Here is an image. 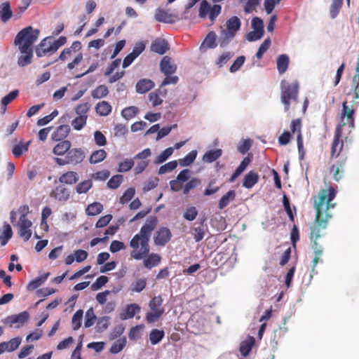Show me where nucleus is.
<instances>
[{
  "label": "nucleus",
  "instance_id": "nucleus-41",
  "mask_svg": "<svg viewBox=\"0 0 359 359\" xmlns=\"http://www.w3.org/2000/svg\"><path fill=\"white\" fill-rule=\"evenodd\" d=\"M109 93L108 88L105 85H100L91 92V96L94 99H101Z\"/></svg>",
  "mask_w": 359,
  "mask_h": 359
},
{
  "label": "nucleus",
  "instance_id": "nucleus-18",
  "mask_svg": "<svg viewBox=\"0 0 359 359\" xmlns=\"http://www.w3.org/2000/svg\"><path fill=\"white\" fill-rule=\"evenodd\" d=\"M168 49V42L163 39L158 38L151 44V50L159 55H163Z\"/></svg>",
  "mask_w": 359,
  "mask_h": 359
},
{
  "label": "nucleus",
  "instance_id": "nucleus-39",
  "mask_svg": "<svg viewBox=\"0 0 359 359\" xmlns=\"http://www.w3.org/2000/svg\"><path fill=\"white\" fill-rule=\"evenodd\" d=\"M127 340L125 337L116 340L111 346L109 351L113 354L121 352L126 346Z\"/></svg>",
  "mask_w": 359,
  "mask_h": 359
},
{
  "label": "nucleus",
  "instance_id": "nucleus-25",
  "mask_svg": "<svg viewBox=\"0 0 359 359\" xmlns=\"http://www.w3.org/2000/svg\"><path fill=\"white\" fill-rule=\"evenodd\" d=\"M167 93V90L165 89L162 90L161 88L155 92H152L149 95V99L152 103L153 107H156L160 105L163 102V100L161 98L160 95L162 97H165Z\"/></svg>",
  "mask_w": 359,
  "mask_h": 359
},
{
  "label": "nucleus",
  "instance_id": "nucleus-15",
  "mask_svg": "<svg viewBox=\"0 0 359 359\" xmlns=\"http://www.w3.org/2000/svg\"><path fill=\"white\" fill-rule=\"evenodd\" d=\"M32 223L29 219H19V235L25 241H28L32 236L30 227Z\"/></svg>",
  "mask_w": 359,
  "mask_h": 359
},
{
  "label": "nucleus",
  "instance_id": "nucleus-51",
  "mask_svg": "<svg viewBox=\"0 0 359 359\" xmlns=\"http://www.w3.org/2000/svg\"><path fill=\"white\" fill-rule=\"evenodd\" d=\"M271 39L270 38L266 39L260 45L257 53L256 57L257 59H262L264 54L268 50L271 46Z\"/></svg>",
  "mask_w": 359,
  "mask_h": 359
},
{
  "label": "nucleus",
  "instance_id": "nucleus-50",
  "mask_svg": "<svg viewBox=\"0 0 359 359\" xmlns=\"http://www.w3.org/2000/svg\"><path fill=\"white\" fill-rule=\"evenodd\" d=\"M83 312L82 310L79 309L75 312L73 315L72 323V327L74 330H78L81 325V320L83 318Z\"/></svg>",
  "mask_w": 359,
  "mask_h": 359
},
{
  "label": "nucleus",
  "instance_id": "nucleus-48",
  "mask_svg": "<svg viewBox=\"0 0 359 359\" xmlns=\"http://www.w3.org/2000/svg\"><path fill=\"white\" fill-rule=\"evenodd\" d=\"M87 116H78L72 121V126L76 130H81L86 124Z\"/></svg>",
  "mask_w": 359,
  "mask_h": 359
},
{
  "label": "nucleus",
  "instance_id": "nucleus-13",
  "mask_svg": "<svg viewBox=\"0 0 359 359\" xmlns=\"http://www.w3.org/2000/svg\"><path fill=\"white\" fill-rule=\"evenodd\" d=\"M160 69L165 76L172 75L177 70V65L169 56H164L160 62Z\"/></svg>",
  "mask_w": 359,
  "mask_h": 359
},
{
  "label": "nucleus",
  "instance_id": "nucleus-54",
  "mask_svg": "<svg viewBox=\"0 0 359 359\" xmlns=\"http://www.w3.org/2000/svg\"><path fill=\"white\" fill-rule=\"evenodd\" d=\"M143 325L133 327L129 332L128 337L130 340H137L141 337V330L143 329Z\"/></svg>",
  "mask_w": 359,
  "mask_h": 359
},
{
  "label": "nucleus",
  "instance_id": "nucleus-2",
  "mask_svg": "<svg viewBox=\"0 0 359 359\" xmlns=\"http://www.w3.org/2000/svg\"><path fill=\"white\" fill-rule=\"evenodd\" d=\"M336 194V190L332 187H330L328 189H322L318 195L314 196L313 205L316 210V218L311 227L310 236L312 242L311 247L315 252V257L313 259V271L323 251V247L319 245L317 241L321 237V230L327 228L328 221L332 217L329 210L336 205V203L332 202Z\"/></svg>",
  "mask_w": 359,
  "mask_h": 359
},
{
  "label": "nucleus",
  "instance_id": "nucleus-33",
  "mask_svg": "<svg viewBox=\"0 0 359 359\" xmlns=\"http://www.w3.org/2000/svg\"><path fill=\"white\" fill-rule=\"evenodd\" d=\"M277 69L280 74H284L289 65V57L287 55H280L277 59Z\"/></svg>",
  "mask_w": 359,
  "mask_h": 359
},
{
  "label": "nucleus",
  "instance_id": "nucleus-17",
  "mask_svg": "<svg viewBox=\"0 0 359 359\" xmlns=\"http://www.w3.org/2000/svg\"><path fill=\"white\" fill-rule=\"evenodd\" d=\"M217 40V34L215 32H210L207 36H205L203 42L201 43L200 46V50L201 52H205L207 48H215L217 47V43L216 42Z\"/></svg>",
  "mask_w": 359,
  "mask_h": 359
},
{
  "label": "nucleus",
  "instance_id": "nucleus-47",
  "mask_svg": "<svg viewBox=\"0 0 359 359\" xmlns=\"http://www.w3.org/2000/svg\"><path fill=\"white\" fill-rule=\"evenodd\" d=\"M173 153V148L168 147L163 151L155 159L154 163L161 164L165 162Z\"/></svg>",
  "mask_w": 359,
  "mask_h": 359
},
{
  "label": "nucleus",
  "instance_id": "nucleus-40",
  "mask_svg": "<svg viewBox=\"0 0 359 359\" xmlns=\"http://www.w3.org/2000/svg\"><path fill=\"white\" fill-rule=\"evenodd\" d=\"M165 333L163 330L158 329L152 330L149 334V340L151 344L153 345L158 344L163 339Z\"/></svg>",
  "mask_w": 359,
  "mask_h": 359
},
{
  "label": "nucleus",
  "instance_id": "nucleus-55",
  "mask_svg": "<svg viewBox=\"0 0 359 359\" xmlns=\"http://www.w3.org/2000/svg\"><path fill=\"white\" fill-rule=\"evenodd\" d=\"M163 313L164 311H152L151 312H148L146 314V320L149 323H153L157 321L161 318Z\"/></svg>",
  "mask_w": 359,
  "mask_h": 359
},
{
  "label": "nucleus",
  "instance_id": "nucleus-12",
  "mask_svg": "<svg viewBox=\"0 0 359 359\" xmlns=\"http://www.w3.org/2000/svg\"><path fill=\"white\" fill-rule=\"evenodd\" d=\"M155 19L161 22L173 23L181 19V18L177 13H168L163 9L158 8L156 11Z\"/></svg>",
  "mask_w": 359,
  "mask_h": 359
},
{
  "label": "nucleus",
  "instance_id": "nucleus-42",
  "mask_svg": "<svg viewBox=\"0 0 359 359\" xmlns=\"http://www.w3.org/2000/svg\"><path fill=\"white\" fill-rule=\"evenodd\" d=\"M19 94V91L18 90H14L10 92L8 95L4 96L1 99V109H3V113L6 110V106L11 102L13 100H15Z\"/></svg>",
  "mask_w": 359,
  "mask_h": 359
},
{
  "label": "nucleus",
  "instance_id": "nucleus-3",
  "mask_svg": "<svg viewBox=\"0 0 359 359\" xmlns=\"http://www.w3.org/2000/svg\"><path fill=\"white\" fill-rule=\"evenodd\" d=\"M158 224L156 216H149L145 224L141 227L138 233L135 234L130 241L132 248L130 256L136 260L147 257L150 252L149 241L152 231Z\"/></svg>",
  "mask_w": 359,
  "mask_h": 359
},
{
  "label": "nucleus",
  "instance_id": "nucleus-59",
  "mask_svg": "<svg viewBox=\"0 0 359 359\" xmlns=\"http://www.w3.org/2000/svg\"><path fill=\"white\" fill-rule=\"evenodd\" d=\"M192 235L196 242L203 240L205 236V230L203 226L194 227L192 230Z\"/></svg>",
  "mask_w": 359,
  "mask_h": 359
},
{
  "label": "nucleus",
  "instance_id": "nucleus-52",
  "mask_svg": "<svg viewBox=\"0 0 359 359\" xmlns=\"http://www.w3.org/2000/svg\"><path fill=\"white\" fill-rule=\"evenodd\" d=\"M139 109L137 107L131 106L125 108L122 112L121 115L123 117H124L126 119L129 120L133 118L136 116V114L138 113Z\"/></svg>",
  "mask_w": 359,
  "mask_h": 359
},
{
  "label": "nucleus",
  "instance_id": "nucleus-45",
  "mask_svg": "<svg viewBox=\"0 0 359 359\" xmlns=\"http://www.w3.org/2000/svg\"><path fill=\"white\" fill-rule=\"evenodd\" d=\"M163 304V299L161 296H156L153 297L149 303V306L151 311H164L163 308H161V305Z\"/></svg>",
  "mask_w": 359,
  "mask_h": 359
},
{
  "label": "nucleus",
  "instance_id": "nucleus-4",
  "mask_svg": "<svg viewBox=\"0 0 359 359\" xmlns=\"http://www.w3.org/2000/svg\"><path fill=\"white\" fill-rule=\"evenodd\" d=\"M299 83L295 81L289 83L285 80L280 82V100L284 105L285 111H288L290 109V105L293 102L298 103L299 95Z\"/></svg>",
  "mask_w": 359,
  "mask_h": 359
},
{
  "label": "nucleus",
  "instance_id": "nucleus-20",
  "mask_svg": "<svg viewBox=\"0 0 359 359\" xmlns=\"http://www.w3.org/2000/svg\"><path fill=\"white\" fill-rule=\"evenodd\" d=\"M81 48L82 44L79 41H74L69 48H66L61 52L59 59L65 61L72 55V52H79Z\"/></svg>",
  "mask_w": 359,
  "mask_h": 359
},
{
  "label": "nucleus",
  "instance_id": "nucleus-8",
  "mask_svg": "<svg viewBox=\"0 0 359 359\" xmlns=\"http://www.w3.org/2000/svg\"><path fill=\"white\" fill-rule=\"evenodd\" d=\"M55 52L51 37L43 39L36 48V54L39 57L46 55H53Z\"/></svg>",
  "mask_w": 359,
  "mask_h": 359
},
{
  "label": "nucleus",
  "instance_id": "nucleus-62",
  "mask_svg": "<svg viewBox=\"0 0 359 359\" xmlns=\"http://www.w3.org/2000/svg\"><path fill=\"white\" fill-rule=\"evenodd\" d=\"M134 165V162L132 159H126L121 162L118 165V171L124 172L130 170Z\"/></svg>",
  "mask_w": 359,
  "mask_h": 359
},
{
  "label": "nucleus",
  "instance_id": "nucleus-22",
  "mask_svg": "<svg viewBox=\"0 0 359 359\" xmlns=\"http://www.w3.org/2000/svg\"><path fill=\"white\" fill-rule=\"evenodd\" d=\"M13 231L9 224L5 222L2 229L0 230V243L2 246L7 244L12 238Z\"/></svg>",
  "mask_w": 359,
  "mask_h": 359
},
{
  "label": "nucleus",
  "instance_id": "nucleus-58",
  "mask_svg": "<svg viewBox=\"0 0 359 359\" xmlns=\"http://www.w3.org/2000/svg\"><path fill=\"white\" fill-rule=\"evenodd\" d=\"M197 215L198 211L196 208L194 206H191L186 209L183 217L188 221H193L196 218Z\"/></svg>",
  "mask_w": 359,
  "mask_h": 359
},
{
  "label": "nucleus",
  "instance_id": "nucleus-7",
  "mask_svg": "<svg viewBox=\"0 0 359 359\" xmlns=\"http://www.w3.org/2000/svg\"><path fill=\"white\" fill-rule=\"evenodd\" d=\"M221 10L220 5L214 4L212 6L208 1H201L198 15L201 18L208 17L212 22H214L220 14Z\"/></svg>",
  "mask_w": 359,
  "mask_h": 359
},
{
  "label": "nucleus",
  "instance_id": "nucleus-32",
  "mask_svg": "<svg viewBox=\"0 0 359 359\" xmlns=\"http://www.w3.org/2000/svg\"><path fill=\"white\" fill-rule=\"evenodd\" d=\"M50 273H46L42 276L36 278L29 282V283L27 286V289L29 291L34 290L35 289L40 287L48 278Z\"/></svg>",
  "mask_w": 359,
  "mask_h": 359
},
{
  "label": "nucleus",
  "instance_id": "nucleus-56",
  "mask_svg": "<svg viewBox=\"0 0 359 359\" xmlns=\"http://www.w3.org/2000/svg\"><path fill=\"white\" fill-rule=\"evenodd\" d=\"M123 181V176L121 175H114L107 182L109 188L112 189H117Z\"/></svg>",
  "mask_w": 359,
  "mask_h": 359
},
{
  "label": "nucleus",
  "instance_id": "nucleus-46",
  "mask_svg": "<svg viewBox=\"0 0 359 359\" xmlns=\"http://www.w3.org/2000/svg\"><path fill=\"white\" fill-rule=\"evenodd\" d=\"M147 286L146 278H139L130 285V290L135 292H141Z\"/></svg>",
  "mask_w": 359,
  "mask_h": 359
},
{
  "label": "nucleus",
  "instance_id": "nucleus-53",
  "mask_svg": "<svg viewBox=\"0 0 359 359\" xmlns=\"http://www.w3.org/2000/svg\"><path fill=\"white\" fill-rule=\"evenodd\" d=\"M177 165V161H170L163 165H161L158 170V174L163 175L168 172L172 171L174 169L176 168Z\"/></svg>",
  "mask_w": 359,
  "mask_h": 359
},
{
  "label": "nucleus",
  "instance_id": "nucleus-43",
  "mask_svg": "<svg viewBox=\"0 0 359 359\" xmlns=\"http://www.w3.org/2000/svg\"><path fill=\"white\" fill-rule=\"evenodd\" d=\"M197 151H191L183 158L180 159V165L181 166H189L195 161Z\"/></svg>",
  "mask_w": 359,
  "mask_h": 359
},
{
  "label": "nucleus",
  "instance_id": "nucleus-36",
  "mask_svg": "<svg viewBox=\"0 0 359 359\" xmlns=\"http://www.w3.org/2000/svg\"><path fill=\"white\" fill-rule=\"evenodd\" d=\"M93 187V181L90 179L83 180L76 184V192L79 194H86Z\"/></svg>",
  "mask_w": 359,
  "mask_h": 359
},
{
  "label": "nucleus",
  "instance_id": "nucleus-6",
  "mask_svg": "<svg viewBox=\"0 0 359 359\" xmlns=\"http://www.w3.org/2000/svg\"><path fill=\"white\" fill-rule=\"evenodd\" d=\"M226 26V29H222L219 39V43L221 47L226 46L234 38L236 32L241 28V22L238 17L233 16L227 20Z\"/></svg>",
  "mask_w": 359,
  "mask_h": 359
},
{
  "label": "nucleus",
  "instance_id": "nucleus-63",
  "mask_svg": "<svg viewBox=\"0 0 359 359\" xmlns=\"http://www.w3.org/2000/svg\"><path fill=\"white\" fill-rule=\"evenodd\" d=\"M201 183V181L197 178H193L189 180L184 187L183 193L184 194H187L189 192L198 186Z\"/></svg>",
  "mask_w": 359,
  "mask_h": 359
},
{
  "label": "nucleus",
  "instance_id": "nucleus-57",
  "mask_svg": "<svg viewBox=\"0 0 359 359\" xmlns=\"http://www.w3.org/2000/svg\"><path fill=\"white\" fill-rule=\"evenodd\" d=\"M135 190L133 187L128 188L120 198V203L122 204L129 202L135 196Z\"/></svg>",
  "mask_w": 359,
  "mask_h": 359
},
{
  "label": "nucleus",
  "instance_id": "nucleus-27",
  "mask_svg": "<svg viewBox=\"0 0 359 359\" xmlns=\"http://www.w3.org/2000/svg\"><path fill=\"white\" fill-rule=\"evenodd\" d=\"M259 180V175L254 171H250L243 178V186L247 189L252 188Z\"/></svg>",
  "mask_w": 359,
  "mask_h": 359
},
{
  "label": "nucleus",
  "instance_id": "nucleus-34",
  "mask_svg": "<svg viewBox=\"0 0 359 359\" xmlns=\"http://www.w3.org/2000/svg\"><path fill=\"white\" fill-rule=\"evenodd\" d=\"M222 154L220 149H212L205 153L203 161L207 163H212L218 159Z\"/></svg>",
  "mask_w": 359,
  "mask_h": 359
},
{
  "label": "nucleus",
  "instance_id": "nucleus-29",
  "mask_svg": "<svg viewBox=\"0 0 359 359\" xmlns=\"http://www.w3.org/2000/svg\"><path fill=\"white\" fill-rule=\"evenodd\" d=\"M250 158L249 156H246L241 161L238 167L236 169L235 172L231 176L229 179L230 182H233L236 180V179L246 169L248 165L250 163Z\"/></svg>",
  "mask_w": 359,
  "mask_h": 359
},
{
  "label": "nucleus",
  "instance_id": "nucleus-31",
  "mask_svg": "<svg viewBox=\"0 0 359 359\" xmlns=\"http://www.w3.org/2000/svg\"><path fill=\"white\" fill-rule=\"evenodd\" d=\"M112 107L107 101L98 102L95 107L96 113L100 116H105L109 115L111 111Z\"/></svg>",
  "mask_w": 359,
  "mask_h": 359
},
{
  "label": "nucleus",
  "instance_id": "nucleus-23",
  "mask_svg": "<svg viewBox=\"0 0 359 359\" xmlns=\"http://www.w3.org/2000/svg\"><path fill=\"white\" fill-rule=\"evenodd\" d=\"M53 149L54 154L57 156H62L70 150L72 143L69 140L59 141Z\"/></svg>",
  "mask_w": 359,
  "mask_h": 359
},
{
  "label": "nucleus",
  "instance_id": "nucleus-14",
  "mask_svg": "<svg viewBox=\"0 0 359 359\" xmlns=\"http://www.w3.org/2000/svg\"><path fill=\"white\" fill-rule=\"evenodd\" d=\"M67 157L69 164L77 165L84 160L85 154L81 149L74 148L67 152Z\"/></svg>",
  "mask_w": 359,
  "mask_h": 359
},
{
  "label": "nucleus",
  "instance_id": "nucleus-61",
  "mask_svg": "<svg viewBox=\"0 0 359 359\" xmlns=\"http://www.w3.org/2000/svg\"><path fill=\"white\" fill-rule=\"evenodd\" d=\"M108 280H109L108 278L105 276H101L98 277L96 279L95 282H94L92 284V285H91L92 290H97L100 289L108 282Z\"/></svg>",
  "mask_w": 359,
  "mask_h": 359
},
{
  "label": "nucleus",
  "instance_id": "nucleus-21",
  "mask_svg": "<svg viewBox=\"0 0 359 359\" xmlns=\"http://www.w3.org/2000/svg\"><path fill=\"white\" fill-rule=\"evenodd\" d=\"M143 259L144 266L148 269L157 266L161 262V257L156 253H149L148 255Z\"/></svg>",
  "mask_w": 359,
  "mask_h": 359
},
{
  "label": "nucleus",
  "instance_id": "nucleus-44",
  "mask_svg": "<svg viewBox=\"0 0 359 359\" xmlns=\"http://www.w3.org/2000/svg\"><path fill=\"white\" fill-rule=\"evenodd\" d=\"M29 142L24 143L20 142L18 144H16L13 147L12 152L13 155L18 158L20 157L24 151H27L28 150Z\"/></svg>",
  "mask_w": 359,
  "mask_h": 359
},
{
  "label": "nucleus",
  "instance_id": "nucleus-64",
  "mask_svg": "<svg viewBox=\"0 0 359 359\" xmlns=\"http://www.w3.org/2000/svg\"><path fill=\"white\" fill-rule=\"evenodd\" d=\"M252 146V142L250 140L247 139L241 142L238 146V151L242 154H245L248 152Z\"/></svg>",
  "mask_w": 359,
  "mask_h": 359
},
{
  "label": "nucleus",
  "instance_id": "nucleus-60",
  "mask_svg": "<svg viewBox=\"0 0 359 359\" xmlns=\"http://www.w3.org/2000/svg\"><path fill=\"white\" fill-rule=\"evenodd\" d=\"M96 316H95L92 309H88L86 313L84 326L86 327H91L95 322Z\"/></svg>",
  "mask_w": 359,
  "mask_h": 359
},
{
  "label": "nucleus",
  "instance_id": "nucleus-9",
  "mask_svg": "<svg viewBox=\"0 0 359 359\" xmlns=\"http://www.w3.org/2000/svg\"><path fill=\"white\" fill-rule=\"evenodd\" d=\"M172 233L167 227L159 228L154 234V243L157 246H165L171 239Z\"/></svg>",
  "mask_w": 359,
  "mask_h": 359
},
{
  "label": "nucleus",
  "instance_id": "nucleus-30",
  "mask_svg": "<svg viewBox=\"0 0 359 359\" xmlns=\"http://www.w3.org/2000/svg\"><path fill=\"white\" fill-rule=\"evenodd\" d=\"M12 11L8 1L4 2L0 6V19L2 22H7L12 16Z\"/></svg>",
  "mask_w": 359,
  "mask_h": 359
},
{
  "label": "nucleus",
  "instance_id": "nucleus-11",
  "mask_svg": "<svg viewBox=\"0 0 359 359\" xmlns=\"http://www.w3.org/2000/svg\"><path fill=\"white\" fill-rule=\"evenodd\" d=\"M29 318V313L25 311L18 314L8 316L4 320V323L9 325L11 327L17 324L16 327L19 328L26 323Z\"/></svg>",
  "mask_w": 359,
  "mask_h": 359
},
{
  "label": "nucleus",
  "instance_id": "nucleus-16",
  "mask_svg": "<svg viewBox=\"0 0 359 359\" xmlns=\"http://www.w3.org/2000/svg\"><path fill=\"white\" fill-rule=\"evenodd\" d=\"M70 133V127L68 125H61L58 126L51 135L53 141H63Z\"/></svg>",
  "mask_w": 359,
  "mask_h": 359
},
{
  "label": "nucleus",
  "instance_id": "nucleus-1",
  "mask_svg": "<svg viewBox=\"0 0 359 359\" xmlns=\"http://www.w3.org/2000/svg\"><path fill=\"white\" fill-rule=\"evenodd\" d=\"M357 105L358 102L355 103L354 101L350 106L348 105L347 101L343 102L340 121L334 131L331 144L330 156L332 159H336V161L330 168V173L336 181L340 180L344 175L347 160V156L343 153L344 139L347 140V135L351 133L355 126L353 115Z\"/></svg>",
  "mask_w": 359,
  "mask_h": 359
},
{
  "label": "nucleus",
  "instance_id": "nucleus-24",
  "mask_svg": "<svg viewBox=\"0 0 359 359\" xmlns=\"http://www.w3.org/2000/svg\"><path fill=\"white\" fill-rule=\"evenodd\" d=\"M154 87V83L151 79H140L136 84V91L138 93H145Z\"/></svg>",
  "mask_w": 359,
  "mask_h": 359
},
{
  "label": "nucleus",
  "instance_id": "nucleus-38",
  "mask_svg": "<svg viewBox=\"0 0 359 359\" xmlns=\"http://www.w3.org/2000/svg\"><path fill=\"white\" fill-rule=\"evenodd\" d=\"M103 205L99 202H94L87 207L86 211L88 215L95 216L102 212Z\"/></svg>",
  "mask_w": 359,
  "mask_h": 359
},
{
  "label": "nucleus",
  "instance_id": "nucleus-19",
  "mask_svg": "<svg viewBox=\"0 0 359 359\" xmlns=\"http://www.w3.org/2000/svg\"><path fill=\"white\" fill-rule=\"evenodd\" d=\"M79 177L76 172L67 171L62 174L59 177V182L65 184H75L79 181Z\"/></svg>",
  "mask_w": 359,
  "mask_h": 359
},
{
  "label": "nucleus",
  "instance_id": "nucleus-28",
  "mask_svg": "<svg viewBox=\"0 0 359 359\" xmlns=\"http://www.w3.org/2000/svg\"><path fill=\"white\" fill-rule=\"evenodd\" d=\"M255 343V339L253 337H248L245 340L241 342L240 346V352L242 355L247 356L252 350Z\"/></svg>",
  "mask_w": 359,
  "mask_h": 359
},
{
  "label": "nucleus",
  "instance_id": "nucleus-35",
  "mask_svg": "<svg viewBox=\"0 0 359 359\" xmlns=\"http://www.w3.org/2000/svg\"><path fill=\"white\" fill-rule=\"evenodd\" d=\"M107 157V152L104 149L94 151L89 158L91 164H96L102 162Z\"/></svg>",
  "mask_w": 359,
  "mask_h": 359
},
{
  "label": "nucleus",
  "instance_id": "nucleus-37",
  "mask_svg": "<svg viewBox=\"0 0 359 359\" xmlns=\"http://www.w3.org/2000/svg\"><path fill=\"white\" fill-rule=\"evenodd\" d=\"M140 306L136 304H128L126 309L125 313L121 316L122 319H128L132 318L135 316V315L140 312Z\"/></svg>",
  "mask_w": 359,
  "mask_h": 359
},
{
  "label": "nucleus",
  "instance_id": "nucleus-49",
  "mask_svg": "<svg viewBox=\"0 0 359 359\" xmlns=\"http://www.w3.org/2000/svg\"><path fill=\"white\" fill-rule=\"evenodd\" d=\"M22 53L25 54V55H21L20 57H19L18 63L20 66L25 67L32 62V49L27 50L26 53Z\"/></svg>",
  "mask_w": 359,
  "mask_h": 359
},
{
  "label": "nucleus",
  "instance_id": "nucleus-26",
  "mask_svg": "<svg viewBox=\"0 0 359 359\" xmlns=\"http://www.w3.org/2000/svg\"><path fill=\"white\" fill-rule=\"evenodd\" d=\"M236 193L234 190H229L226 193L219 201L218 208L219 210H223L226 208L230 202L235 200Z\"/></svg>",
  "mask_w": 359,
  "mask_h": 359
},
{
  "label": "nucleus",
  "instance_id": "nucleus-10",
  "mask_svg": "<svg viewBox=\"0 0 359 359\" xmlns=\"http://www.w3.org/2000/svg\"><path fill=\"white\" fill-rule=\"evenodd\" d=\"M70 191L64 184L56 186L50 193V196L60 202H66L70 198Z\"/></svg>",
  "mask_w": 359,
  "mask_h": 359
},
{
  "label": "nucleus",
  "instance_id": "nucleus-5",
  "mask_svg": "<svg viewBox=\"0 0 359 359\" xmlns=\"http://www.w3.org/2000/svg\"><path fill=\"white\" fill-rule=\"evenodd\" d=\"M39 34V29H34L31 26L27 27L18 33L14 43L18 46L21 53H26L32 49V46L37 40Z\"/></svg>",
  "mask_w": 359,
  "mask_h": 359
}]
</instances>
